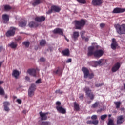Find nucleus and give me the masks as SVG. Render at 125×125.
I'll use <instances>...</instances> for the list:
<instances>
[{
	"instance_id": "obj_51",
	"label": "nucleus",
	"mask_w": 125,
	"mask_h": 125,
	"mask_svg": "<svg viewBox=\"0 0 125 125\" xmlns=\"http://www.w3.org/2000/svg\"><path fill=\"white\" fill-rule=\"evenodd\" d=\"M4 110L6 112H9V111L10 110V109L8 106H4Z\"/></svg>"
},
{
	"instance_id": "obj_55",
	"label": "nucleus",
	"mask_w": 125,
	"mask_h": 125,
	"mask_svg": "<svg viewBox=\"0 0 125 125\" xmlns=\"http://www.w3.org/2000/svg\"><path fill=\"white\" fill-rule=\"evenodd\" d=\"M56 104L57 106L60 107V106L61 105V103L59 101H57L56 103Z\"/></svg>"
},
{
	"instance_id": "obj_18",
	"label": "nucleus",
	"mask_w": 125,
	"mask_h": 125,
	"mask_svg": "<svg viewBox=\"0 0 125 125\" xmlns=\"http://www.w3.org/2000/svg\"><path fill=\"white\" fill-rule=\"evenodd\" d=\"M85 34V32H83L81 33V38L83 40H84L85 42H88L89 39H90V36H87L85 37L84 36V35Z\"/></svg>"
},
{
	"instance_id": "obj_45",
	"label": "nucleus",
	"mask_w": 125,
	"mask_h": 125,
	"mask_svg": "<svg viewBox=\"0 0 125 125\" xmlns=\"http://www.w3.org/2000/svg\"><path fill=\"white\" fill-rule=\"evenodd\" d=\"M55 93L62 95L63 93V91H61L60 89H58L56 90Z\"/></svg>"
},
{
	"instance_id": "obj_3",
	"label": "nucleus",
	"mask_w": 125,
	"mask_h": 125,
	"mask_svg": "<svg viewBox=\"0 0 125 125\" xmlns=\"http://www.w3.org/2000/svg\"><path fill=\"white\" fill-rule=\"evenodd\" d=\"M82 71L84 73V78L85 79H87L88 77L89 79H92L94 76V75L93 73L90 74L89 73V71L86 67H82Z\"/></svg>"
},
{
	"instance_id": "obj_13",
	"label": "nucleus",
	"mask_w": 125,
	"mask_h": 125,
	"mask_svg": "<svg viewBox=\"0 0 125 125\" xmlns=\"http://www.w3.org/2000/svg\"><path fill=\"white\" fill-rule=\"evenodd\" d=\"M103 2V0H93L92 1V4L94 6H100Z\"/></svg>"
},
{
	"instance_id": "obj_1",
	"label": "nucleus",
	"mask_w": 125,
	"mask_h": 125,
	"mask_svg": "<svg viewBox=\"0 0 125 125\" xmlns=\"http://www.w3.org/2000/svg\"><path fill=\"white\" fill-rule=\"evenodd\" d=\"M98 45L91 46L89 47L88 51L87 53L88 56L91 57L93 55L94 57L96 58H100L102 57L104 54V52L103 50L99 49L94 51V49H98Z\"/></svg>"
},
{
	"instance_id": "obj_12",
	"label": "nucleus",
	"mask_w": 125,
	"mask_h": 125,
	"mask_svg": "<svg viewBox=\"0 0 125 125\" xmlns=\"http://www.w3.org/2000/svg\"><path fill=\"white\" fill-rule=\"evenodd\" d=\"M121 64L120 63L118 62L113 66L112 68V72L115 73L117 72L120 68Z\"/></svg>"
},
{
	"instance_id": "obj_14",
	"label": "nucleus",
	"mask_w": 125,
	"mask_h": 125,
	"mask_svg": "<svg viewBox=\"0 0 125 125\" xmlns=\"http://www.w3.org/2000/svg\"><path fill=\"white\" fill-rule=\"evenodd\" d=\"M56 109L60 113L62 114H65L66 113V109L63 108L62 106H57Z\"/></svg>"
},
{
	"instance_id": "obj_52",
	"label": "nucleus",
	"mask_w": 125,
	"mask_h": 125,
	"mask_svg": "<svg viewBox=\"0 0 125 125\" xmlns=\"http://www.w3.org/2000/svg\"><path fill=\"white\" fill-rule=\"evenodd\" d=\"M80 97H79V99L83 101V98L84 97V94H80Z\"/></svg>"
},
{
	"instance_id": "obj_60",
	"label": "nucleus",
	"mask_w": 125,
	"mask_h": 125,
	"mask_svg": "<svg viewBox=\"0 0 125 125\" xmlns=\"http://www.w3.org/2000/svg\"><path fill=\"white\" fill-rule=\"evenodd\" d=\"M28 112V111L26 110H23L22 111V113L24 114H26Z\"/></svg>"
},
{
	"instance_id": "obj_49",
	"label": "nucleus",
	"mask_w": 125,
	"mask_h": 125,
	"mask_svg": "<svg viewBox=\"0 0 125 125\" xmlns=\"http://www.w3.org/2000/svg\"><path fill=\"white\" fill-rule=\"evenodd\" d=\"M78 2L82 4H85L86 3L85 0H77Z\"/></svg>"
},
{
	"instance_id": "obj_30",
	"label": "nucleus",
	"mask_w": 125,
	"mask_h": 125,
	"mask_svg": "<svg viewBox=\"0 0 125 125\" xmlns=\"http://www.w3.org/2000/svg\"><path fill=\"white\" fill-rule=\"evenodd\" d=\"M18 31H19L18 28L14 27H11L7 32H18Z\"/></svg>"
},
{
	"instance_id": "obj_61",
	"label": "nucleus",
	"mask_w": 125,
	"mask_h": 125,
	"mask_svg": "<svg viewBox=\"0 0 125 125\" xmlns=\"http://www.w3.org/2000/svg\"><path fill=\"white\" fill-rule=\"evenodd\" d=\"M103 110V108H101L100 109L98 110V111L99 112H101Z\"/></svg>"
},
{
	"instance_id": "obj_64",
	"label": "nucleus",
	"mask_w": 125,
	"mask_h": 125,
	"mask_svg": "<svg viewBox=\"0 0 125 125\" xmlns=\"http://www.w3.org/2000/svg\"><path fill=\"white\" fill-rule=\"evenodd\" d=\"M3 83V82L2 81H0V85H1Z\"/></svg>"
},
{
	"instance_id": "obj_29",
	"label": "nucleus",
	"mask_w": 125,
	"mask_h": 125,
	"mask_svg": "<svg viewBox=\"0 0 125 125\" xmlns=\"http://www.w3.org/2000/svg\"><path fill=\"white\" fill-rule=\"evenodd\" d=\"M41 3V0H34V1L32 3V5L35 6Z\"/></svg>"
},
{
	"instance_id": "obj_40",
	"label": "nucleus",
	"mask_w": 125,
	"mask_h": 125,
	"mask_svg": "<svg viewBox=\"0 0 125 125\" xmlns=\"http://www.w3.org/2000/svg\"><path fill=\"white\" fill-rule=\"evenodd\" d=\"M107 117V114H104V115H102L101 116V119L102 121L104 120L105 119H106V118Z\"/></svg>"
},
{
	"instance_id": "obj_32",
	"label": "nucleus",
	"mask_w": 125,
	"mask_h": 125,
	"mask_svg": "<svg viewBox=\"0 0 125 125\" xmlns=\"http://www.w3.org/2000/svg\"><path fill=\"white\" fill-rule=\"evenodd\" d=\"M115 105H116V109H118L120 108V105H121V102H114Z\"/></svg>"
},
{
	"instance_id": "obj_41",
	"label": "nucleus",
	"mask_w": 125,
	"mask_h": 125,
	"mask_svg": "<svg viewBox=\"0 0 125 125\" xmlns=\"http://www.w3.org/2000/svg\"><path fill=\"white\" fill-rule=\"evenodd\" d=\"M4 95V91L3 89L0 86V95Z\"/></svg>"
},
{
	"instance_id": "obj_8",
	"label": "nucleus",
	"mask_w": 125,
	"mask_h": 125,
	"mask_svg": "<svg viewBox=\"0 0 125 125\" xmlns=\"http://www.w3.org/2000/svg\"><path fill=\"white\" fill-rule=\"evenodd\" d=\"M27 73L28 74L33 77H36V70L35 69H29L27 70Z\"/></svg>"
},
{
	"instance_id": "obj_56",
	"label": "nucleus",
	"mask_w": 125,
	"mask_h": 125,
	"mask_svg": "<svg viewBox=\"0 0 125 125\" xmlns=\"http://www.w3.org/2000/svg\"><path fill=\"white\" fill-rule=\"evenodd\" d=\"M105 23H102L100 24V27L102 28H104V27H105Z\"/></svg>"
},
{
	"instance_id": "obj_59",
	"label": "nucleus",
	"mask_w": 125,
	"mask_h": 125,
	"mask_svg": "<svg viewBox=\"0 0 125 125\" xmlns=\"http://www.w3.org/2000/svg\"><path fill=\"white\" fill-rule=\"evenodd\" d=\"M25 80L28 81V82H30V78L28 76H26L25 77Z\"/></svg>"
},
{
	"instance_id": "obj_48",
	"label": "nucleus",
	"mask_w": 125,
	"mask_h": 125,
	"mask_svg": "<svg viewBox=\"0 0 125 125\" xmlns=\"http://www.w3.org/2000/svg\"><path fill=\"white\" fill-rule=\"evenodd\" d=\"M103 85H104V83H99V84H95L96 87H97V88L100 87H101V86H102Z\"/></svg>"
},
{
	"instance_id": "obj_54",
	"label": "nucleus",
	"mask_w": 125,
	"mask_h": 125,
	"mask_svg": "<svg viewBox=\"0 0 125 125\" xmlns=\"http://www.w3.org/2000/svg\"><path fill=\"white\" fill-rule=\"evenodd\" d=\"M16 102H17L19 104H21V100L20 99H17Z\"/></svg>"
},
{
	"instance_id": "obj_35",
	"label": "nucleus",
	"mask_w": 125,
	"mask_h": 125,
	"mask_svg": "<svg viewBox=\"0 0 125 125\" xmlns=\"http://www.w3.org/2000/svg\"><path fill=\"white\" fill-rule=\"evenodd\" d=\"M23 45H25V47H28L30 45V42L28 41H25L22 42Z\"/></svg>"
},
{
	"instance_id": "obj_10",
	"label": "nucleus",
	"mask_w": 125,
	"mask_h": 125,
	"mask_svg": "<svg viewBox=\"0 0 125 125\" xmlns=\"http://www.w3.org/2000/svg\"><path fill=\"white\" fill-rule=\"evenodd\" d=\"M118 44L115 38L112 39V42L111 45V49L113 50H115L116 49V47L118 46Z\"/></svg>"
},
{
	"instance_id": "obj_24",
	"label": "nucleus",
	"mask_w": 125,
	"mask_h": 125,
	"mask_svg": "<svg viewBox=\"0 0 125 125\" xmlns=\"http://www.w3.org/2000/svg\"><path fill=\"white\" fill-rule=\"evenodd\" d=\"M2 19L4 22V23H7V22H8V21H9V16L8 15H6V14H3L2 15Z\"/></svg>"
},
{
	"instance_id": "obj_39",
	"label": "nucleus",
	"mask_w": 125,
	"mask_h": 125,
	"mask_svg": "<svg viewBox=\"0 0 125 125\" xmlns=\"http://www.w3.org/2000/svg\"><path fill=\"white\" fill-rule=\"evenodd\" d=\"M99 104V102H96L92 105V107L93 108H96L98 107Z\"/></svg>"
},
{
	"instance_id": "obj_22",
	"label": "nucleus",
	"mask_w": 125,
	"mask_h": 125,
	"mask_svg": "<svg viewBox=\"0 0 125 125\" xmlns=\"http://www.w3.org/2000/svg\"><path fill=\"white\" fill-rule=\"evenodd\" d=\"M27 24V21H25L24 20H22L19 23V26L20 27H25L26 25Z\"/></svg>"
},
{
	"instance_id": "obj_62",
	"label": "nucleus",
	"mask_w": 125,
	"mask_h": 125,
	"mask_svg": "<svg viewBox=\"0 0 125 125\" xmlns=\"http://www.w3.org/2000/svg\"><path fill=\"white\" fill-rule=\"evenodd\" d=\"M120 110H121V111H124L125 108L124 107H122L120 108Z\"/></svg>"
},
{
	"instance_id": "obj_44",
	"label": "nucleus",
	"mask_w": 125,
	"mask_h": 125,
	"mask_svg": "<svg viewBox=\"0 0 125 125\" xmlns=\"http://www.w3.org/2000/svg\"><path fill=\"white\" fill-rule=\"evenodd\" d=\"M53 32H63V30L59 28H57L55 29Z\"/></svg>"
},
{
	"instance_id": "obj_50",
	"label": "nucleus",
	"mask_w": 125,
	"mask_h": 125,
	"mask_svg": "<svg viewBox=\"0 0 125 125\" xmlns=\"http://www.w3.org/2000/svg\"><path fill=\"white\" fill-rule=\"evenodd\" d=\"M96 65H97V66L98 65H101V64L102 63V62L101 60H100L98 61H96Z\"/></svg>"
},
{
	"instance_id": "obj_34",
	"label": "nucleus",
	"mask_w": 125,
	"mask_h": 125,
	"mask_svg": "<svg viewBox=\"0 0 125 125\" xmlns=\"http://www.w3.org/2000/svg\"><path fill=\"white\" fill-rule=\"evenodd\" d=\"M41 46H44L46 44V41L44 40H42L40 42Z\"/></svg>"
},
{
	"instance_id": "obj_16",
	"label": "nucleus",
	"mask_w": 125,
	"mask_h": 125,
	"mask_svg": "<svg viewBox=\"0 0 125 125\" xmlns=\"http://www.w3.org/2000/svg\"><path fill=\"white\" fill-rule=\"evenodd\" d=\"M45 18L43 16H42L41 17H37L35 18V21L36 22H43L45 21Z\"/></svg>"
},
{
	"instance_id": "obj_38",
	"label": "nucleus",
	"mask_w": 125,
	"mask_h": 125,
	"mask_svg": "<svg viewBox=\"0 0 125 125\" xmlns=\"http://www.w3.org/2000/svg\"><path fill=\"white\" fill-rule=\"evenodd\" d=\"M51 123L49 121H43L41 123V125H50Z\"/></svg>"
},
{
	"instance_id": "obj_2",
	"label": "nucleus",
	"mask_w": 125,
	"mask_h": 125,
	"mask_svg": "<svg viewBox=\"0 0 125 125\" xmlns=\"http://www.w3.org/2000/svg\"><path fill=\"white\" fill-rule=\"evenodd\" d=\"M75 29L77 30H82L84 27L86 21L82 19L80 21L75 20L74 21Z\"/></svg>"
},
{
	"instance_id": "obj_17",
	"label": "nucleus",
	"mask_w": 125,
	"mask_h": 125,
	"mask_svg": "<svg viewBox=\"0 0 125 125\" xmlns=\"http://www.w3.org/2000/svg\"><path fill=\"white\" fill-rule=\"evenodd\" d=\"M62 53L63 54V56L69 57L70 56V50L69 49L67 48L64 50H62Z\"/></svg>"
},
{
	"instance_id": "obj_57",
	"label": "nucleus",
	"mask_w": 125,
	"mask_h": 125,
	"mask_svg": "<svg viewBox=\"0 0 125 125\" xmlns=\"http://www.w3.org/2000/svg\"><path fill=\"white\" fill-rule=\"evenodd\" d=\"M72 62V59L71 58L68 59L67 61H66V63H71Z\"/></svg>"
},
{
	"instance_id": "obj_36",
	"label": "nucleus",
	"mask_w": 125,
	"mask_h": 125,
	"mask_svg": "<svg viewBox=\"0 0 125 125\" xmlns=\"http://www.w3.org/2000/svg\"><path fill=\"white\" fill-rule=\"evenodd\" d=\"M4 8L5 11H9V10L12 9V7L8 5H5L4 6Z\"/></svg>"
},
{
	"instance_id": "obj_33",
	"label": "nucleus",
	"mask_w": 125,
	"mask_h": 125,
	"mask_svg": "<svg viewBox=\"0 0 125 125\" xmlns=\"http://www.w3.org/2000/svg\"><path fill=\"white\" fill-rule=\"evenodd\" d=\"M34 92L35 91L30 90H28V96L30 97H32L34 95Z\"/></svg>"
},
{
	"instance_id": "obj_7",
	"label": "nucleus",
	"mask_w": 125,
	"mask_h": 125,
	"mask_svg": "<svg viewBox=\"0 0 125 125\" xmlns=\"http://www.w3.org/2000/svg\"><path fill=\"white\" fill-rule=\"evenodd\" d=\"M125 12V8L116 7L114 9L112 13L115 14H120Z\"/></svg>"
},
{
	"instance_id": "obj_25",
	"label": "nucleus",
	"mask_w": 125,
	"mask_h": 125,
	"mask_svg": "<svg viewBox=\"0 0 125 125\" xmlns=\"http://www.w3.org/2000/svg\"><path fill=\"white\" fill-rule=\"evenodd\" d=\"M88 64L89 66H92V67H97L96 61H91V62H88Z\"/></svg>"
},
{
	"instance_id": "obj_23",
	"label": "nucleus",
	"mask_w": 125,
	"mask_h": 125,
	"mask_svg": "<svg viewBox=\"0 0 125 125\" xmlns=\"http://www.w3.org/2000/svg\"><path fill=\"white\" fill-rule=\"evenodd\" d=\"M78 37H79V34L77 32H74L72 36V38L75 42V41H77Z\"/></svg>"
},
{
	"instance_id": "obj_11",
	"label": "nucleus",
	"mask_w": 125,
	"mask_h": 125,
	"mask_svg": "<svg viewBox=\"0 0 125 125\" xmlns=\"http://www.w3.org/2000/svg\"><path fill=\"white\" fill-rule=\"evenodd\" d=\"M125 116L124 115H120L117 117V124H122L124 122Z\"/></svg>"
},
{
	"instance_id": "obj_20",
	"label": "nucleus",
	"mask_w": 125,
	"mask_h": 125,
	"mask_svg": "<svg viewBox=\"0 0 125 125\" xmlns=\"http://www.w3.org/2000/svg\"><path fill=\"white\" fill-rule=\"evenodd\" d=\"M53 73L61 76L62 75V69H60L59 67H58V69L53 71Z\"/></svg>"
},
{
	"instance_id": "obj_43",
	"label": "nucleus",
	"mask_w": 125,
	"mask_h": 125,
	"mask_svg": "<svg viewBox=\"0 0 125 125\" xmlns=\"http://www.w3.org/2000/svg\"><path fill=\"white\" fill-rule=\"evenodd\" d=\"M54 35H61V36H63V32H54Z\"/></svg>"
},
{
	"instance_id": "obj_19",
	"label": "nucleus",
	"mask_w": 125,
	"mask_h": 125,
	"mask_svg": "<svg viewBox=\"0 0 125 125\" xmlns=\"http://www.w3.org/2000/svg\"><path fill=\"white\" fill-rule=\"evenodd\" d=\"M8 46L11 47L13 49H15L18 46L17 43L16 42H12L10 44H8Z\"/></svg>"
},
{
	"instance_id": "obj_53",
	"label": "nucleus",
	"mask_w": 125,
	"mask_h": 125,
	"mask_svg": "<svg viewBox=\"0 0 125 125\" xmlns=\"http://www.w3.org/2000/svg\"><path fill=\"white\" fill-rule=\"evenodd\" d=\"M36 84H40L42 83L41 79H39L38 80H37L35 82Z\"/></svg>"
},
{
	"instance_id": "obj_6",
	"label": "nucleus",
	"mask_w": 125,
	"mask_h": 125,
	"mask_svg": "<svg viewBox=\"0 0 125 125\" xmlns=\"http://www.w3.org/2000/svg\"><path fill=\"white\" fill-rule=\"evenodd\" d=\"M115 27L117 31V32H125V24H123L120 25L119 24L115 25Z\"/></svg>"
},
{
	"instance_id": "obj_5",
	"label": "nucleus",
	"mask_w": 125,
	"mask_h": 125,
	"mask_svg": "<svg viewBox=\"0 0 125 125\" xmlns=\"http://www.w3.org/2000/svg\"><path fill=\"white\" fill-rule=\"evenodd\" d=\"M61 9L60 7L56 5H52L51 7V9L47 11V14H50L52 13L53 11L55 12H59L61 11Z\"/></svg>"
},
{
	"instance_id": "obj_46",
	"label": "nucleus",
	"mask_w": 125,
	"mask_h": 125,
	"mask_svg": "<svg viewBox=\"0 0 125 125\" xmlns=\"http://www.w3.org/2000/svg\"><path fill=\"white\" fill-rule=\"evenodd\" d=\"M4 107H7L10 105V103L9 102L5 101L3 102Z\"/></svg>"
},
{
	"instance_id": "obj_27",
	"label": "nucleus",
	"mask_w": 125,
	"mask_h": 125,
	"mask_svg": "<svg viewBox=\"0 0 125 125\" xmlns=\"http://www.w3.org/2000/svg\"><path fill=\"white\" fill-rule=\"evenodd\" d=\"M74 109L76 111H78L80 110V106L79 104L77 102L74 103Z\"/></svg>"
},
{
	"instance_id": "obj_63",
	"label": "nucleus",
	"mask_w": 125,
	"mask_h": 125,
	"mask_svg": "<svg viewBox=\"0 0 125 125\" xmlns=\"http://www.w3.org/2000/svg\"><path fill=\"white\" fill-rule=\"evenodd\" d=\"M118 33L120 35H122V34H124V33L123 32H118Z\"/></svg>"
},
{
	"instance_id": "obj_42",
	"label": "nucleus",
	"mask_w": 125,
	"mask_h": 125,
	"mask_svg": "<svg viewBox=\"0 0 125 125\" xmlns=\"http://www.w3.org/2000/svg\"><path fill=\"white\" fill-rule=\"evenodd\" d=\"M16 42H20V41H21L22 38L21 36H17L15 38Z\"/></svg>"
},
{
	"instance_id": "obj_21",
	"label": "nucleus",
	"mask_w": 125,
	"mask_h": 125,
	"mask_svg": "<svg viewBox=\"0 0 125 125\" xmlns=\"http://www.w3.org/2000/svg\"><path fill=\"white\" fill-rule=\"evenodd\" d=\"M87 124H93L94 125H97L99 124V121L98 120H88L87 121Z\"/></svg>"
},
{
	"instance_id": "obj_58",
	"label": "nucleus",
	"mask_w": 125,
	"mask_h": 125,
	"mask_svg": "<svg viewBox=\"0 0 125 125\" xmlns=\"http://www.w3.org/2000/svg\"><path fill=\"white\" fill-rule=\"evenodd\" d=\"M45 61V59L44 58L42 57V58H40V61H41V62H44Z\"/></svg>"
},
{
	"instance_id": "obj_26",
	"label": "nucleus",
	"mask_w": 125,
	"mask_h": 125,
	"mask_svg": "<svg viewBox=\"0 0 125 125\" xmlns=\"http://www.w3.org/2000/svg\"><path fill=\"white\" fill-rule=\"evenodd\" d=\"M29 90L35 92L36 90V85L34 83H32L30 85V87L29 88Z\"/></svg>"
},
{
	"instance_id": "obj_28",
	"label": "nucleus",
	"mask_w": 125,
	"mask_h": 125,
	"mask_svg": "<svg viewBox=\"0 0 125 125\" xmlns=\"http://www.w3.org/2000/svg\"><path fill=\"white\" fill-rule=\"evenodd\" d=\"M38 24L34 22H30L29 23V26L30 27V28H34V27H38Z\"/></svg>"
},
{
	"instance_id": "obj_31",
	"label": "nucleus",
	"mask_w": 125,
	"mask_h": 125,
	"mask_svg": "<svg viewBox=\"0 0 125 125\" xmlns=\"http://www.w3.org/2000/svg\"><path fill=\"white\" fill-rule=\"evenodd\" d=\"M14 32H7L6 33V37H13V36H14Z\"/></svg>"
},
{
	"instance_id": "obj_9",
	"label": "nucleus",
	"mask_w": 125,
	"mask_h": 125,
	"mask_svg": "<svg viewBox=\"0 0 125 125\" xmlns=\"http://www.w3.org/2000/svg\"><path fill=\"white\" fill-rule=\"evenodd\" d=\"M39 114L42 121H46L47 120V116L46 115L48 114V113H43L42 111H41Z\"/></svg>"
},
{
	"instance_id": "obj_47",
	"label": "nucleus",
	"mask_w": 125,
	"mask_h": 125,
	"mask_svg": "<svg viewBox=\"0 0 125 125\" xmlns=\"http://www.w3.org/2000/svg\"><path fill=\"white\" fill-rule=\"evenodd\" d=\"M98 117H97V115H93L91 117V119L92 120H97V119Z\"/></svg>"
},
{
	"instance_id": "obj_15",
	"label": "nucleus",
	"mask_w": 125,
	"mask_h": 125,
	"mask_svg": "<svg viewBox=\"0 0 125 125\" xmlns=\"http://www.w3.org/2000/svg\"><path fill=\"white\" fill-rule=\"evenodd\" d=\"M12 76L13 77L15 78V79H18V77L20 76V72L17 70L15 69L13 71V72L12 73Z\"/></svg>"
},
{
	"instance_id": "obj_37",
	"label": "nucleus",
	"mask_w": 125,
	"mask_h": 125,
	"mask_svg": "<svg viewBox=\"0 0 125 125\" xmlns=\"http://www.w3.org/2000/svg\"><path fill=\"white\" fill-rule=\"evenodd\" d=\"M108 125H114V120L111 119H109L108 123L107 124Z\"/></svg>"
},
{
	"instance_id": "obj_4",
	"label": "nucleus",
	"mask_w": 125,
	"mask_h": 125,
	"mask_svg": "<svg viewBox=\"0 0 125 125\" xmlns=\"http://www.w3.org/2000/svg\"><path fill=\"white\" fill-rule=\"evenodd\" d=\"M84 90L85 92L86 95L90 98L91 100H93L95 98V95L93 94L92 90L90 89L88 87H85L84 88Z\"/></svg>"
}]
</instances>
